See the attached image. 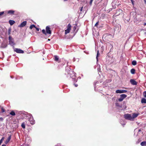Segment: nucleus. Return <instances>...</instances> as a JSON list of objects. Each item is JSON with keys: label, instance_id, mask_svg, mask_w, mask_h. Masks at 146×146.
Here are the masks:
<instances>
[{"label": "nucleus", "instance_id": "nucleus-23", "mask_svg": "<svg viewBox=\"0 0 146 146\" xmlns=\"http://www.w3.org/2000/svg\"><path fill=\"white\" fill-rule=\"evenodd\" d=\"M34 27H36L35 26V25H31L29 27V28L30 29H32Z\"/></svg>", "mask_w": 146, "mask_h": 146}, {"label": "nucleus", "instance_id": "nucleus-37", "mask_svg": "<svg viewBox=\"0 0 146 146\" xmlns=\"http://www.w3.org/2000/svg\"><path fill=\"white\" fill-rule=\"evenodd\" d=\"M3 118L2 117H0V121H3Z\"/></svg>", "mask_w": 146, "mask_h": 146}, {"label": "nucleus", "instance_id": "nucleus-14", "mask_svg": "<svg viewBox=\"0 0 146 146\" xmlns=\"http://www.w3.org/2000/svg\"><path fill=\"white\" fill-rule=\"evenodd\" d=\"M9 23L11 25H12L15 23V21L13 20H10L9 21Z\"/></svg>", "mask_w": 146, "mask_h": 146}, {"label": "nucleus", "instance_id": "nucleus-1", "mask_svg": "<svg viewBox=\"0 0 146 146\" xmlns=\"http://www.w3.org/2000/svg\"><path fill=\"white\" fill-rule=\"evenodd\" d=\"M66 72L68 73V74L70 75V76L71 77H72L75 76V73L70 68H69L68 70H66Z\"/></svg>", "mask_w": 146, "mask_h": 146}, {"label": "nucleus", "instance_id": "nucleus-26", "mask_svg": "<svg viewBox=\"0 0 146 146\" xmlns=\"http://www.w3.org/2000/svg\"><path fill=\"white\" fill-rule=\"evenodd\" d=\"M4 139V137H3L1 138V139L0 140V145H1V143H2Z\"/></svg>", "mask_w": 146, "mask_h": 146}, {"label": "nucleus", "instance_id": "nucleus-3", "mask_svg": "<svg viewBox=\"0 0 146 146\" xmlns=\"http://www.w3.org/2000/svg\"><path fill=\"white\" fill-rule=\"evenodd\" d=\"M127 97V95L125 94L121 95L120 98L118 99L119 102H121Z\"/></svg>", "mask_w": 146, "mask_h": 146}, {"label": "nucleus", "instance_id": "nucleus-16", "mask_svg": "<svg viewBox=\"0 0 146 146\" xmlns=\"http://www.w3.org/2000/svg\"><path fill=\"white\" fill-rule=\"evenodd\" d=\"M141 145L142 146H146V141H143L141 143Z\"/></svg>", "mask_w": 146, "mask_h": 146}, {"label": "nucleus", "instance_id": "nucleus-12", "mask_svg": "<svg viewBox=\"0 0 146 146\" xmlns=\"http://www.w3.org/2000/svg\"><path fill=\"white\" fill-rule=\"evenodd\" d=\"M11 138V135L8 137L7 139L5 141V144H7L8 143L10 140Z\"/></svg>", "mask_w": 146, "mask_h": 146}, {"label": "nucleus", "instance_id": "nucleus-29", "mask_svg": "<svg viewBox=\"0 0 146 146\" xmlns=\"http://www.w3.org/2000/svg\"><path fill=\"white\" fill-rule=\"evenodd\" d=\"M4 13V11L0 12V16L3 15Z\"/></svg>", "mask_w": 146, "mask_h": 146}, {"label": "nucleus", "instance_id": "nucleus-46", "mask_svg": "<svg viewBox=\"0 0 146 146\" xmlns=\"http://www.w3.org/2000/svg\"><path fill=\"white\" fill-rule=\"evenodd\" d=\"M68 0H64V1H67Z\"/></svg>", "mask_w": 146, "mask_h": 146}, {"label": "nucleus", "instance_id": "nucleus-41", "mask_svg": "<svg viewBox=\"0 0 146 146\" xmlns=\"http://www.w3.org/2000/svg\"><path fill=\"white\" fill-rule=\"evenodd\" d=\"M82 9H83V7H82L81 8V9H80V11H82Z\"/></svg>", "mask_w": 146, "mask_h": 146}, {"label": "nucleus", "instance_id": "nucleus-13", "mask_svg": "<svg viewBox=\"0 0 146 146\" xmlns=\"http://www.w3.org/2000/svg\"><path fill=\"white\" fill-rule=\"evenodd\" d=\"M7 44L4 43H3L1 45V48H5L7 47Z\"/></svg>", "mask_w": 146, "mask_h": 146}, {"label": "nucleus", "instance_id": "nucleus-25", "mask_svg": "<svg viewBox=\"0 0 146 146\" xmlns=\"http://www.w3.org/2000/svg\"><path fill=\"white\" fill-rule=\"evenodd\" d=\"M42 33L44 34V35H46V31H45V30L44 29H43L42 30Z\"/></svg>", "mask_w": 146, "mask_h": 146}, {"label": "nucleus", "instance_id": "nucleus-4", "mask_svg": "<svg viewBox=\"0 0 146 146\" xmlns=\"http://www.w3.org/2000/svg\"><path fill=\"white\" fill-rule=\"evenodd\" d=\"M50 28L48 26H47L46 28V32L47 34H51V31L50 30Z\"/></svg>", "mask_w": 146, "mask_h": 146}, {"label": "nucleus", "instance_id": "nucleus-47", "mask_svg": "<svg viewBox=\"0 0 146 146\" xmlns=\"http://www.w3.org/2000/svg\"><path fill=\"white\" fill-rule=\"evenodd\" d=\"M122 125H125V124L124 123V124H122Z\"/></svg>", "mask_w": 146, "mask_h": 146}, {"label": "nucleus", "instance_id": "nucleus-20", "mask_svg": "<svg viewBox=\"0 0 146 146\" xmlns=\"http://www.w3.org/2000/svg\"><path fill=\"white\" fill-rule=\"evenodd\" d=\"M54 60L56 61H58L59 59L58 57L57 56H54Z\"/></svg>", "mask_w": 146, "mask_h": 146}, {"label": "nucleus", "instance_id": "nucleus-2", "mask_svg": "<svg viewBox=\"0 0 146 146\" xmlns=\"http://www.w3.org/2000/svg\"><path fill=\"white\" fill-rule=\"evenodd\" d=\"M125 118L127 119L133 121L132 116L130 114H126L124 115Z\"/></svg>", "mask_w": 146, "mask_h": 146}, {"label": "nucleus", "instance_id": "nucleus-6", "mask_svg": "<svg viewBox=\"0 0 146 146\" xmlns=\"http://www.w3.org/2000/svg\"><path fill=\"white\" fill-rule=\"evenodd\" d=\"M15 51L17 53H23L24 52L23 50L19 48H16L15 49Z\"/></svg>", "mask_w": 146, "mask_h": 146}, {"label": "nucleus", "instance_id": "nucleus-7", "mask_svg": "<svg viewBox=\"0 0 146 146\" xmlns=\"http://www.w3.org/2000/svg\"><path fill=\"white\" fill-rule=\"evenodd\" d=\"M127 92V91L125 90H117L116 91V93H126Z\"/></svg>", "mask_w": 146, "mask_h": 146}, {"label": "nucleus", "instance_id": "nucleus-24", "mask_svg": "<svg viewBox=\"0 0 146 146\" xmlns=\"http://www.w3.org/2000/svg\"><path fill=\"white\" fill-rule=\"evenodd\" d=\"M14 12V11L13 10H10L8 12V13H10V14H13Z\"/></svg>", "mask_w": 146, "mask_h": 146}, {"label": "nucleus", "instance_id": "nucleus-39", "mask_svg": "<svg viewBox=\"0 0 146 146\" xmlns=\"http://www.w3.org/2000/svg\"><path fill=\"white\" fill-rule=\"evenodd\" d=\"M74 85L76 87H77L78 86L77 84H74Z\"/></svg>", "mask_w": 146, "mask_h": 146}, {"label": "nucleus", "instance_id": "nucleus-36", "mask_svg": "<svg viewBox=\"0 0 146 146\" xmlns=\"http://www.w3.org/2000/svg\"><path fill=\"white\" fill-rule=\"evenodd\" d=\"M131 0V3H132L133 5H134V1H133V0Z\"/></svg>", "mask_w": 146, "mask_h": 146}, {"label": "nucleus", "instance_id": "nucleus-43", "mask_svg": "<svg viewBox=\"0 0 146 146\" xmlns=\"http://www.w3.org/2000/svg\"><path fill=\"white\" fill-rule=\"evenodd\" d=\"M144 25H146V23H145L144 24Z\"/></svg>", "mask_w": 146, "mask_h": 146}, {"label": "nucleus", "instance_id": "nucleus-28", "mask_svg": "<svg viewBox=\"0 0 146 146\" xmlns=\"http://www.w3.org/2000/svg\"><path fill=\"white\" fill-rule=\"evenodd\" d=\"M143 95L144 97H146V91L144 92L143 93Z\"/></svg>", "mask_w": 146, "mask_h": 146}, {"label": "nucleus", "instance_id": "nucleus-33", "mask_svg": "<svg viewBox=\"0 0 146 146\" xmlns=\"http://www.w3.org/2000/svg\"><path fill=\"white\" fill-rule=\"evenodd\" d=\"M93 0H90V4L91 5L92 4V2L93 1Z\"/></svg>", "mask_w": 146, "mask_h": 146}, {"label": "nucleus", "instance_id": "nucleus-18", "mask_svg": "<svg viewBox=\"0 0 146 146\" xmlns=\"http://www.w3.org/2000/svg\"><path fill=\"white\" fill-rule=\"evenodd\" d=\"M100 53H99V51L98 50L97 51V56H96V59H97V62H98V57L100 55Z\"/></svg>", "mask_w": 146, "mask_h": 146}, {"label": "nucleus", "instance_id": "nucleus-15", "mask_svg": "<svg viewBox=\"0 0 146 146\" xmlns=\"http://www.w3.org/2000/svg\"><path fill=\"white\" fill-rule=\"evenodd\" d=\"M9 44L12 46H13L14 44V43L13 39L11 40H10V41H9Z\"/></svg>", "mask_w": 146, "mask_h": 146}, {"label": "nucleus", "instance_id": "nucleus-38", "mask_svg": "<svg viewBox=\"0 0 146 146\" xmlns=\"http://www.w3.org/2000/svg\"><path fill=\"white\" fill-rule=\"evenodd\" d=\"M35 28L36 29V30L37 31H39V29L38 28H37L36 27H35Z\"/></svg>", "mask_w": 146, "mask_h": 146}, {"label": "nucleus", "instance_id": "nucleus-44", "mask_svg": "<svg viewBox=\"0 0 146 146\" xmlns=\"http://www.w3.org/2000/svg\"><path fill=\"white\" fill-rule=\"evenodd\" d=\"M140 131H141V130H140V129H139V132Z\"/></svg>", "mask_w": 146, "mask_h": 146}, {"label": "nucleus", "instance_id": "nucleus-5", "mask_svg": "<svg viewBox=\"0 0 146 146\" xmlns=\"http://www.w3.org/2000/svg\"><path fill=\"white\" fill-rule=\"evenodd\" d=\"M71 29V25L69 24L68 25V28L65 31V34L66 35L69 33L70 30Z\"/></svg>", "mask_w": 146, "mask_h": 146}, {"label": "nucleus", "instance_id": "nucleus-34", "mask_svg": "<svg viewBox=\"0 0 146 146\" xmlns=\"http://www.w3.org/2000/svg\"><path fill=\"white\" fill-rule=\"evenodd\" d=\"M11 34V29H9L8 31V34L10 35Z\"/></svg>", "mask_w": 146, "mask_h": 146}, {"label": "nucleus", "instance_id": "nucleus-11", "mask_svg": "<svg viewBox=\"0 0 146 146\" xmlns=\"http://www.w3.org/2000/svg\"><path fill=\"white\" fill-rule=\"evenodd\" d=\"M139 115V113H133V114L132 115V118L133 119V121L134 120V118L136 117Z\"/></svg>", "mask_w": 146, "mask_h": 146}, {"label": "nucleus", "instance_id": "nucleus-10", "mask_svg": "<svg viewBox=\"0 0 146 146\" xmlns=\"http://www.w3.org/2000/svg\"><path fill=\"white\" fill-rule=\"evenodd\" d=\"M130 81L131 84L133 85H136L137 84V82L133 79L130 80Z\"/></svg>", "mask_w": 146, "mask_h": 146}, {"label": "nucleus", "instance_id": "nucleus-45", "mask_svg": "<svg viewBox=\"0 0 146 146\" xmlns=\"http://www.w3.org/2000/svg\"><path fill=\"white\" fill-rule=\"evenodd\" d=\"M48 41H50V39H48Z\"/></svg>", "mask_w": 146, "mask_h": 146}, {"label": "nucleus", "instance_id": "nucleus-31", "mask_svg": "<svg viewBox=\"0 0 146 146\" xmlns=\"http://www.w3.org/2000/svg\"><path fill=\"white\" fill-rule=\"evenodd\" d=\"M1 109L2 112H4L5 111V110L3 109V108H2Z\"/></svg>", "mask_w": 146, "mask_h": 146}, {"label": "nucleus", "instance_id": "nucleus-30", "mask_svg": "<svg viewBox=\"0 0 146 146\" xmlns=\"http://www.w3.org/2000/svg\"><path fill=\"white\" fill-rule=\"evenodd\" d=\"M99 22L98 21L96 22V24L95 25V26L96 27H97L98 25Z\"/></svg>", "mask_w": 146, "mask_h": 146}, {"label": "nucleus", "instance_id": "nucleus-8", "mask_svg": "<svg viewBox=\"0 0 146 146\" xmlns=\"http://www.w3.org/2000/svg\"><path fill=\"white\" fill-rule=\"evenodd\" d=\"M29 121L31 124L33 125L35 123V121L33 119V118L32 117H30L29 118Z\"/></svg>", "mask_w": 146, "mask_h": 146}, {"label": "nucleus", "instance_id": "nucleus-22", "mask_svg": "<svg viewBox=\"0 0 146 146\" xmlns=\"http://www.w3.org/2000/svg\"><path fill=\"white\" fill-rule=\"evenodd\" d=\"M10 114L12 115H15V112L13 111H12L10 113Z\"/></svg>", "mask_w": 146, "mask_h": 146}, {"label": "nucleus", "instance_id": "nucleus-32", "mask_svg": "<svg viewBox=\"0 0 146 146\" xmlns=\"http://www.w3.org/2000/svg\"><path fill=\"white\" fill-rule=\"evenodd\" d=\"M9 41H10V40H12V38H11V37L10 36H9Z\"/></svg>", "mask_w": 146, "mask_h": 146}, {"label": "nucleus", "instance_id": "nucleus-35", "mask_svg": "<svg viewBox=\"0 0 146 146\" xmlns=\"http://www.w3.org/2000/svg\"><path fill=\"white\" fill-rule=\"evenodd\" d=\"M115 105L117 106H119V104L117 103H115Z\"/></svg>", "mask_w": 146, "mask_h": 146}, {"label": "nucleus", "instance_id": "nucleus-9", "mask_svg": "<svg viewBox=\"0 0 146 146\" xmlns=\"http://www.w3.org/2000/svg\"><path fill=\"white\" fill-rule=\"evenodd\" d=\"M27 24V21H24L21 24L18 25V27H22L25 26Z\"/></svg>", "mask_w": 146, "mask_h": 146}, {"label": "nucleus", "instance_id": "nucleus-21", "mask_svg": "<svg viewBox=\"0 0 146 146\" xmlns=\"http://www.w3.org/2000/svg\"><path fill=\"white\" fill-rule=\"evenodd\" d=\"M132 64L133 65H135L137 64L136 61L135 60H133L132 62Z\"/></svg>", "mask_w": 146, "mask_h": 146}, {"label": "nucleus", "instance_id": "nucleus-19", "mask_svg": "<svg viewBox=\"0 0 146 146\" xmlns=\"http://www.w3.org/2000/svg\"><path fill=\"white\" fill-rule=\"evenodd\" d=\"M135 70L134 69H132L131 70V72L132 74H135Z\"/></svg>", "mask_w": 146, "mask_h": 146}, {"label": "nucleus", "instance_id": "nucleus-40", "mask_svg": "<svg viewBox=\"0 0 146 146\" xmlns=\"http://www.w3.org/2000/svg\"><path fill=\"white\" fill-rule=\"evenodd\" d=\"M73 29H74V30H75V29H76V27L74 26V28H73Z\"/></svg>", "mask_w": 146, "mask_h": 146}, {"label": "nucleus", "instance_id": "nucleus-27", "mask_svg": "<svg viewBox=\"0 0 146 146\" xmlns=\"http://www.w3.org/2000/svg\"><path fill=\"white\" fill-rule=\"evenodd\" d=\"M21 126L23 128H25V124L24 123H23L22 124Z\"/></svg>", "mask_w": 146, "mask_h": 146}, {"label": "nucleus", "instance_id": "nucleus-42", "mask_svg": "<svg viewBox=\"0 0 146 146\" xmlns=\"http://www.w3.org/2000/svg\"><path fill=\"white\" fill-rule=\"evenodd\" d=\"M1 146H6V145L5 144H3V145H2Z\"/></svg>", "mask_w": 146, "mask_h": 146}, {"label": "nucleus", "instance_id": "nucleus-17", "mask_svg": "<svg viewBox=\"0 0 146 146\" xmlns=\"http://www.w3.org/2000/svg\"><path fill=\"white\" fill-rule=\"evenodd\" d=\"M141 102L142 103H146V99L144 98H143L141 100Z\"/></svg>", "mask_w": 146, "mask_h": 146}]
</instances>
